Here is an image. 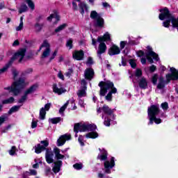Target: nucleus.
I'll use <instances>...</instances> for the list:
<instances>
[{"label": "nucleus", "mask_w": 178, "mask_h": 178, "mask_svg": "<svg viewBox=\"0 0 178 178\" xmlns=\"http://www.w3.org/2000/svg\"><path fill=\"white\" fill-rule=\"evenodd\" d=\"M97 158L100 161H104V168L102 172H99L97 177L99 178H105V175H111L112 173V170L115 168V157H111L110 159H108V152L105 149H100V153L98 155Z\"/></svg>", "instance_id": "nucleus-1"}, {"label": "nucleus", "mask_w": 178, "mask_h": 178, "mask_svg": "<svg viewBox=\"0 0 178 178\" xmlns=\"http://www.w3.org/2000/svg\"><path fill=\"white\" fill-rule=\"evenodd\" d=\"M160 12L161 13L159 15V19L165 20V22H163V27H165L167 29L169 28L171 22L172 27L174 29H177L178 31V17H175V16L169 13V10H168L166 8L160 10Z\"/></svg>", "instance_id": "nucleus-2"}, {"label": "nucleus", "mask_w": 178, "mask_h": 178, "mask_svg": "<svg viewBox=\"0 0 178 178\" xmlns=\"http://www.w3.org/2000/svg\"><path fill=\"white\" fill-rule=\"evenodd\" d=\"M170 73L165 75V81L163 76L159 78V83L157 85L158 90H163L165 88V84L170 83V81L178 80V70L175 67H170Z\"/></svg>", "instance_id": "nucleus-3"}, {"label": "nucleus", "mask_w": 178, "mask_h": 178, "mask_svg": "<svg viewBox=\"0 0 178 178\" xmlns=\"http://www.w3.org/2000/svg\"><path fill=\"white\" fill-rule=\"evenodd\" d=\"M26 86H27V83L24 82V79H19V81H15L11 86L4 88L5 91L3 95H7V92H13L14 95H19Z\"/></svg>", "instance_id": "nucleus-4"}, {"label": "nucleus", "mask_w": 178, "mask_h": 178, "mask_svg": "<svg viewBox=\"0 0 178 178\" xmlns=\"http://www.w3.org/2000/svg\"><path fill=\"white\" fill-rule=\"evenodd\" d=\"M159 106L152 105L147 109L148 119L149 120L148 124H161L162 123V120L161 118H156L159 115Z\"/></svg>", "instance_id": "nucleus-5"}, {"label": "nucleus", "mask_w": 178, "mask_h": 178, "mask_svg": "<svg viewBox=\"0 0 178 178\" xmlns=\"http://www.w3.org/2000/svg\"><path fill=\"white\" fill-rule=\"evenodd\" d=\"M102 112V119H104V124L107 127L111 126V119H115L113 110L109 108V106L104 105L102 108H97V113Z\"/></svg>", "instance_id": "nucleus-6"}, {"label": "nucleus", "mask_w": 178, "mask_h": 178, "mask_svg": "<svg viewBox=\"0 0 178 178\" xmlns=\"http://www.w3.org/2000/svg\"><path fill=\"white\" fill-rule=\"evenodd\" d=\"M54 152L55 154V158L57 161L54 162L53 172H54V173H59L60 171V168H62V161H60V159H65V155L60 154V149H59L58 147H55L54 149Z\"/></svg>", "instance_id": "nucleus-7"}, {"label": "nucleus", "mask_w": 178, "mask_h": 178, "mask_svg": "<svg viewBox=\"0 0 178 178\" xmlns=\"http://www.w3.org/2000/svg\"><path fill=\"white\" fill-rule=\"evenodd\" d=\"M99 86L100 87V95L101 97H105V94L108 92V91H112L115 88V85H113V82L111 81H102L99 83Z\"/></svg>", "instance_id": "nucleus-8"}, {"label": "nucleus", "mask_w": 178, "mask_h": 178, "mask_svg": "<svg viewBox=\"0 0 178 178\" xmlns=\"http://www.w3.org/2000/svg\"><path fill=\"white\" fill-rule=\"evenodd\" d=\"M97 129V125L95 124H76L74 127V131L79 133V131H94Z\"/></svg>", "instance_id": "nucleus-9"}, {"label": "nucleus", "mask_w": 178, "mask_h": 178, "mask_svg": "<svg viewBox=\"0 0 178 178\" xmlns=\"http://www.w3.org/2000/svg\"><path fill=\"white\" fill-rule=\"evenodd\" d=\"M90 17L91 19H92L94 24L96 27H99L100 29H102V27H104V18H102L101 15L98 14V13H97V11H91Z\"/></svg>", "instance_id": "nucleus-10"}, {"label": "nucleus", "mask_w": 178, "mask_h": 178, "mask_svg": "<svg viewBox=\"0 0 178 178\" xmlns=\"http://www.w3.org/2000/svg\"><path fill=\"white\" fill-rule=\"evenodd\" d=\"M43 49V53L42 54V58L44 59V58H48L51 54V46H49V43L48 41L44 40L42 45L40 46L39 51Z\"/></svg>", "instance_id": "nucleus-11"}, {"label": "nucleus", "mask_w": 178, "mask_h": 178, "mask_svg": "<svg viewBox=\"0 0 178 178\" xmlns=\"http://www.w3.org/2000/svg\"><path fill=\"white\" fill-rule=\"evenodd\" d=\"M76 2H79V7L80 10V13L84 15V12H88V6L84 2H80V0H73L72 6L74 10H77V3Z\"/></svg>", "instance_id": "nucleus-12"}, {"label": "nucleus", "mask_w": 178, "mask_h": 178, "mask_svg": "<svg viewBox=\"0 0 178 178\" xmlns=\"http://www.w3.org/2000/svg\"><path fill=\"white\" fill-rule=\"evenodd\" d=\"M24 55H26V49H20L11 58L10 65L13 62V60H18V62H22V60H23V58H24Z\"/></svg>", "instance_id": "nucleus-13"}, {"label": "nucleus", "mask_w": 178, "mask_h": 178, "mask_svg": "<svg viewBox=\"0 0 178 178\" xmlns=\"http://www.w3.org/2000/svg\"><path fill=\"white\" fill-rule=\"evenodd\" d=\"M147 49H148V52L147 53L146 56L148 62L149 63H154L153 59H154V60H156L158 62V60H159V57L158 56V54L152 51V49H151L150 47H147ZM150 56H152V58Z\"/></svg>", "instance_id": "nucleus-14"}, {"label": "nucleus", "mask_w": 178, "mask_h": 178, "mask_svg": "<svg viewBox=\"0 0 178 178\" xmlns=\"http://www.w3.org/2000/svg\"><path fill=\"white\" fill-rule=\"evenodd\" d=\"M49 145V143L47 140H42L40 142V144H38L35 146V154H41L42 151L47 148V147Z\"/></svg>", "instance_id": "nucleus-15"}, {"label": "nucleus", "mask_w": 178, "mask_h": 178, "mask_svg": "<svg viewBox=\"0 0 178 178\" xmlns=\"http://www.w3.org/2000/svg\"><path fill=\"white\" fill-rule=\"evenodd\" d=\"M51 109V103H47L44 107H42L40 110L39 118L40 120H44L47 115V112Z\"/></svg>", "instance_id": "nucleus-16"}, {"label": "nucleus", "mask_w": 178, "mask_h": 178, "mask_svg": "<svg viewBox=\"0 0 178 178\" xmlns=\"http://www.w3.org/2000/svg\"><path fill=\"white\" fill-rule=\"evenodd\" d=\"M72 139V136L69 134H65L60 136V138L57 140V145L58 147H62L66 143V141H69V140Z\"/></svg>", "instance_id": "nucleus-17"}, {"label": "nucleus", "mask_w": 178, "mask_h": 178, "mask_svg": "<svg viewBox=\"0 0 178 178\" xmlns=\"http://www.w3.org/2000/svg\"><path fill=\"white\" fill-rule=\"evenodd\" d=\"M52 88L53 92L58 94V95H62V94H65V92H66V89L62 87V84H54Z\"/></svg>", "instance_id": "nucleus-18"}, {"label": "nucleus", "mask_w": 178, "mask_h": 178, "mask_svg": "<svg viewBox=\"0 0 178 178\" xmlns=\"http://www.w3.org/2000/svg\"><path fill=\"white\" fill-rule=\"evenodd\" d=\"M128 40H129V42H127V41H121L120 42V47L121 49H124V48L128 44H129V45H134V44H137V42H136V40H134V38L133 37H129Z\"/></svg>", "instance_id": "nucleus-19"}, {"label": "nucleus", "mask_w": 178, "mask_h": 178, "mask_svg": "<svg viewBox=\"0 0 178 178\" xmlns=\"http://www.w3.org/2000/svg\"><path fill=\"white\" fill-rule=\"evenodd\" d=\"M72 58L76 60H83L84 58V52L83 50L75 51L73 52Z\"/></svg>", "instance_id": "nucleus-20"}, {"label": "nucleus", "mask_w": 178, "mask_h": 178, "mask_svg": "<svg viewBox=\"0 0 178 178\" xmlns=\"http://www.w3.org/2000/svg\"><path fill=\"white\" fill-rule=\"evenodd\" d=\"M120 54V49L116 45H113L108 50V55L113 56V55H119Z\"/></svg>", "instance_id": "nucleus-21"}, {"label": "nucleus", "mask_w": 178, "mask_h": 178, "mask_svg": "<svg viewBox=\"0 0 178 178\" xmlns=\"http://www.w3.org/2000/svg\"><path fill=\"white\" fill-rule=\"evenodd\" d=\"M85 79L91 80L94 77V70L92 68H87L84 72Z\"/></svg>", "instance_id": "nucleus-22"}, {"label": "nucleus", "mask_w": 178, "mask_h": 178, "mask_svg": "<svg viewBox=\"0 0 178 178\" xmlns=\"http://www.w3.org/2000/svg\"><path fill=\"white\" fill-rule=\"evenodd\" d=\"M138 84L140 88L145 90L148 87V81L145 77H141L138 79Z\"/></svg>", "instance_id": "nucleus-23"}, {"label": "nucleus", "mask_w": 178, "mask_h": 178, "mask_svg": "<svg viewBox=\"0 0 178 178\" xmlns=\"http://www.w3.org/2000/svg\"><path fill=\"white\" fill-rule=\"evenodd\" d=\"M99 49L97 51V55H102L106 51V44L105 42H99Z\"/></svg>", "instance_id": "nucleus-24"}, {"label": "nucleus", "mask_w": 178, "mask_h": 178, "mask_svg": "<svg viewBox=\"0 0 178 178\" xmlns=\"http://www.w3.org/2000/svg\"><path fill=\"white\" fill-rule=\"evenodd\" d=\"M46 161L47 163H54V153L52 151L47 150L46 152Z\"/></svg>", "instance_id": "nucleus-25"}, {"label": "nucleus", "mask_w": 178, "mask_h": 178, "mask_svg": "<svg viewBox=\"0 0 178 178\" xmlns=\"http://www.w3.org/2000/svg\"><path fill=\"white\" fill-rule=\"evenodd\" d=\"M98 42H105V41H111V34L108 32H106L104 35L102 37L97 38Z\"/></svg>", "instance_id": "nucleus-26"}, {"label": "nucleus", "mask_w": 178, "mask_h": 178, "mask_svg": "<svg viewBox=\"0 0 178 178\" xmlns=\"http://www.w3.org/2000/svg\"><path fill=\"white\" fill-rule=\"evenodd\" d=\"M69 104H74V99L67 101V102L63 106L60 107V108L59 109L60 115H63V112L64 111H66V108H67V105H69Z\"/></svg>", "instance_id": "nucleus-27"}, {"label": "nucleus", "mask_w": 178, "mask_h": 178, "mask_svg": "<svg viewBox=\"0 0 178 178\" xmlns=\"http://www.w3.org/2000/svg\"><path fill=\"white\" fill-rule=\"evenodd\" d=\"M87 87H83L79 89L77 92V95L79 98H83V97H86L87 95Z\"/></svg>", "instance_id": "nucleus-28"}, {"label": "nucleus", "mask_w": 178, "mask_h": 178, "mask_svg": "<svg viewBox=\"0 0 178 178\" xmlns=\"http://www.w3.org/2000/svg\"><path fill=\"white\" fill-rule=\"evenodd\" d=\"M38 90V85L34 84L32 86H31L28 90H26V95H29V94H33V92H35Z\"/></svg>", "instance_id": "nucleus-29"}, {"label": "nucleus", "mask_w": 178, "mask_h": 178, "mask_svg": "<svg viewBox=\"0 0 178 178\" xmlns=\"http://www.w3.org/2000/svg\"><path fill=\"white\" fill-rule=\"evenodd\" d=\"M116 92H118L117 88H113L112 90L109 91L107 95L105 97L106 101L111 102V101H112V94H116Z\"/></svg>", "instance_id": "nucleus-30"}, {"label": "nucleus", "mask_w": 178, "mask_h": 178, "mask_svg": "<svg viewBox=\"0 0 178 178\" xmlns=\"http://www.w3.org/2000/svg\"><path fill=\"white\" fill-rule=\"evenodd\" d=\"M47 20L49 22L53 20L54 23L56 24L58 22H59V15H58L56 13L51 14L49 17H47Z\"/></svg>", "instance_id": "nucleus-31"}, {"label": "nucleus", "mask_w": 178, "mask_h": 178, "mask_svg": "<svg viewBox=\"0 0 178 178\" xmlns=\"http://www.w3.org/2000/svg\"><path fill=\"white\" fill-rule=\"evenodd\" d=\"M61 120H62V119L60 118V117L53 118L49 119V123H51L52 124H56L59 123V122H60Z\"/></svg>", "instance_id": "nucleus-32"}, {"label": "nucleus", "mask_w": 178, "mask_h": 178, "mask_svg": "<svg viewBox=\"0 0 178 178\" xmlns=\"http://www.w3.org/2000/svg\"><path fill=\"white\" fill-rule=\"evenodd\" d=\"M22 105L19 106H13L8 111L9 115H12V113H15V112H17L19 109L22 107Z\"/></svg>", "instance_id": "nucleus-33"}, {"label": "nucleus", "mask_w": 178, "mask_h": 178, "mask_svg": "<svg viewBox=\"0 0 178 178\" xmlns=\"http://www.w3.org/2000/svg\"><path fill=\"white\" fill-rule=\"evenodd\" d=\"M66 27H67V24H63L60 25L58 27H57V28L54 30V32H55V33H60V31L65 30V29H66Z\"/></svg>", "instance_id": "nucleus-34"}, {"label": "nucleus", "mask_w": 178, "mask_h": 178, "mask_svg": "<svg viewBox=\"0 0 178 178\" xmlns=\"http://www.w3.org/2000/svg\"><path fill=\"white\" fill-rule=\"evenodd\" d=\"M13 102H15V98L13 97H9L8 99H6L2 101V104L3 105H7L9 104H13Z\"/></svg>", "instance_id": "nucleus-35"}, {"label": "nucleus", "mask_w": 178, "mask_h": 178, "mask_svg": "<svg viewBox=\"0 0 178 178\" xmlns=\"http://www.w3.org/2000/svg\"><path fill=\"white\" fill-rule=\"evenodd\" d=\"M86 138H97L98 134L97 132H90L86 135Z\"/></svg>", "instance_id": "nucleus-36"}, {"label": "nucleus", "mask_w": 178, "mask_h": 178, "mask_svg": "<svg viewBox=\"0 0 178 178\" xmlns=\"http://www.w3.org/2000/svg\"><path fill=\"white\" fill-rule=\"evenodd\" d=\"M26 2L31 10H34V9H35V5L34 4V2H33V1L26 0Z\"/></svg>", "instance_id": "nucleus-37"}, {"label": "nucleus", "mask_w": 178, "mask_h": 178, "mask_svg": "<svg viewBox=\"0 0 178 178\" xmlns=\"http://www.w3.org/2000/svg\"><path fill=\"white\" fill-rule=\"evenodd\" d=\"M29 8L26 6V4H22L19 10V13H24V12H27Z\"/></svg>", "instance_id": "nucleus-38"}, {"label": "nucleus", "mask_w": 178, "mask_h": 178, "mask_svg": "<svg viewBox=\"0 0 178 178\" xmlns=\"http://www.w3.org/2000/svg\"><path fill=\"white\" fill-rule=\"evenodd\" d=\"M16 151H17V149H16V147L13 146L11 149L8 151V153L11 156H15V155H16Z\"/></svg>", "instance_id": "nucleus-39"}, {"label": "nucleus", "mask_w": 178, "mask_h": 178, "mask_svg": "<svg viewBox=\"0 0 178 178\" xmlns=\"http://www.w3.org/2000/svg\"><path fill=\"white\" fill-rule=\"evenodd\" d=\"M66 47L69 48V49H72L73 48V40L72 39L67 40Z\"/></svg>", "instance_id": "nucleus-40"}, {"label": "nucleus", "mask_w": 178, "mask_h": 178, "mask_svg": "<svg viewBox=\"0 0 178 178\" xmlns=\"http://www.w3.org/2000/svg\"><path fill=\"white\" fill-rule=\"evenodd\" d=\"M27 95L26 94V92H24V95H23L21 99L18 101V104H23L24 102H26V99H27Z\"/></svg>", "instance_id": "nucleus-41"}, {"label": "nucleus", "mask_w": 178, "mask_h": 178, "mask_svg": "<svg viewBox=\"0 0 178 178\" xmlns=\"http://www.w3.org/2000/svg\"><path fill=\"white\" fill-rule=\"evenodd\" d=\"M42 26L43 25L42 24H35V29L36 30V31H41V30H42Z\"/></svg>", "instance_id": "nucleus-42"}, {"label": "nucleus", "mask_w": 178, "mask_h": 178, "mask_svg": "<svg viewBox=\"0 0 178 178\" xmlns=\"http://www.w3.org/2000/svg\"><path fill=\"white\" fill-rule=\"evenodd\" d=\"M73 168L76 170H80V169H83V163H76L73 165Z\"/></svg>", "instance_id": "nucleus-43"}, {"label": "nucleus", "mask_w": 178, "mask_h": 178, "mask_svg": "<svg viewBox=\"0 0 178 178\" xmlns=\"http://www.w3.org/2000/svg\"><path fill=\"white\" fill-rule=\"evenodd\" d=\"M78 141L81 147H84V136H79Z\"/></svg>", "instance_id": "nucleus-44"}, {"label": "nucleus", "mask_w": 178, "mask_h": 178, "mask_svg": "<svg viewBox=\"0 0 178 178\" xmlns=\"http://www.w3.org/2000/svg\"><path fill=\"white\" fill-rule=\"evenodd\" d=\"M35 163L33 165V169H38V168L40 167V163H42V162L40 160L37 161V159H35Z\"/></svg>", "instance_id": "nucleus-45"}, {"label": "nucleus", "mask_w": 178, "mask_h": 178, "mask_svg": "<svg viewBox=\"0 0 178 178\" xmlns=\"http://www.w3.org/2000/svg\"><path fill=\"white\" fill-rule=\"evenodd\" d=\"M8 120V116L6 115H1L0 117V126L4 122H6V120Z\"/></svg>", "instance_id": "nucleus-46"}, {"label": "nucleus", "mask_w": 178, "mask_h": 178, "mask_svg": "<svg viewBox=\"0 0 178 178\" xmlns=\"http://www.w3.org/2000/svg\"><path fill=\"white\" fill-rule=\"evenodd\" d=\"M38 124V121L35 120V119H33L31 122V129H35Z\"/></svg>", "instance_id": "nucleus-47"}, {"label": "nucleus", "mask_w": 178, "mask_h": 178, "mask_svg": "<svg viewBox=\"0 0 178 178\" xmlns=\"http://www.w3.org/2000/svg\"><path fill=\"white\" fill-rule=\"evenodd\" d=\"M143 75V71H141L140 69H137L136 72H135V76L136 77H141V76Z\"/></svg>", "instance_id": "nucleus-48"}, {"label": "nucleus", "mask_w": 178, "mask_h": 178, "mask_svg": "<svg viewBox=\"0 0 178 178\" xmlns=\"http://www.w3.org/2000/svg\"><path fill=\"white\" fill-rule=\"evenodd\" d=\"M129 64L131 65V67H133V69H136V66H137V63H136L135 60L130 59Z\"/></svg>", "instance_id": "nucleus-49"}, {"label": "nucleus", "mask_w": 178, "mask_h": 178, "mask_svg": "<svg viewBox=\"0 0 178 178\" xmlns=\"http://www.w3.org/2000/svg\"><path fill=\"white\" fill-rule=\"evenodd\" d=\"M94 63V60H92V57H88V60L86 62L87 66H91Z\"/></svg>", "instance_id": "nucleus-50"}, {"label": "nucleus", "mask_w": 178, "mask_h": 178, "mask_svg": "<svg viewBox=\"0 0 178 178\" xmlns=\"http://www.w3.org/2000/svg\"><path fill=\"white\" fill-rule=\"evenodd\" d=\"M158 81V74H154L153 75L152 78V82L153 83V84H156Z\"/></svg>", "instance_id": "nucleus-51"}, {"label": "nucleus", "mask_w": 178, "mask_h": 178, "mask_svg": "<svg viewBox=\"0 0 178 178\" xmlns=\"http://www.w3.org/2000/svg\"><path fill=\"white\" fill-rule=\"evenodd\" d=\"M161 108L163 109V111H168L169 108V104H168V102H164L161 104Z\"/></svg>", "instance_id": "nucleus-52"}, {"label": "nucleus", "mask_w": 178, "mask_h": 178, "mask_svg": "<svg viewBox=\"0 0 178 178\" xmlns=\"http://www.w3.org/2000/svg\"><path fill=\"white\" fill-rule=\"evenodd\" d=\"M79 105H80L81 108H85L86 107V104L84 103V100L79 99Z\"/></svg>", "instance_id": "nucleus-53"}, {"label": "nucleus", "mask_w": 178, "mask_h": 178, "mask_svg": "<svg viewBox=\"0 0 178 178\" xmlns=\"http://www.w3.org/2000/svg\"><path fill=\"white\" fill-rule=\"evenodd\" d=\"M8 67H9V65H6V67H3L0 70V75L2 74V73H5L6 70H8Z\"/></svg>", "instance_id": "nucleus-54"}, {"label": "nucleus", "mask_w": 178, "mask_h": 178, "mask_svg": "<svg viewBox=\"0 0 178 178\" xmlns=\"http://www.w3.org/2000/svg\"><path fill=\"white\" fill-rule=\"evenodd\" d=\"M23 29V23H19V25L16 27V31H20Z\"/></svg>", "instance_id": "nucleus-55"}, {"label": "nucleus", "mask_w": 178, "mask_h": 178, "mask_svg": "<svg viewBox=\"0 0 178 178\" xmlns=\"http://www.w3.org/2000/svg\"><path fill=\"white\" fill-rule=\"evenodd\" d=\"M72 73H73V70L72 69H69L68 71L66 72L65 75L67 77H70V76H72Z\"/></svg>", "instance_id": "nucleus-56"}, {"label": "nucleus", "mask_w": 178, "mask_h": 178, "mask_svg": "<svg viewBox=\"0 0 178 178\" xmlns=\"http://www.w3.org/2000/svg\"><path fill=\"white\" fill-rule=\"evenodd\" d=\"M56 55H58V50L54 51V52L53 53L52 56L50 58V60L55 59V56H56Z\"/></svg>", "instance_id": "nucleus-57"}, {"label": "nucleus", "mask_w": 178, "mask_h": 178, "mask_svg": "<svg viewBox=\"0 0 178 178\" xmlns=\"http://www.w3.org/2000/svg\"><path fill=\"white\" fill-rule=\"evenodd\" d=\"M81 88H83V87H87V82L86 81V80H81Z\"/></svg>", "instance_id": "nucleus-58"}, {"label": "nucleus", "mask_w": 178, "mask_h": 178, "mask_svg": "<svg viewBox=\"0 0 178 178\" xmlns=\"http://www.w3.org/2000/svg\"><path fill=\"white\" fill-rule=\"evenodd\" d=\"M58 76L61 80H65V76H63V74H62V72H59Z\"/></svg>", "instance_id": "nucleus-59"}, {"label": "nucleus", "mask_w": 178, "mask_h": 178, "mask_svg": "<svg viewBox=\"0 0 178 178\" xmlns=\"http://www.w3.org/2000/svg\"><path fill=\"white\" fill-rule=\"evenodd\" d=\"M137 56L141 57L144 55V51H138L136 52Z\"/></svg>", "instance_id": "nucleus-60"}, {"label": "nucleus", "mask_w": 178, "mask_h": 178, "mask_svg": "<svg viewBox=\"0 0 178 178\" xmlns=\"http://www.w3.org/2000/svg\"><path fill=\"white\" fill-rule=\"evenodd\" d=\"M102 6L104 8H111V5H109V3H108L107 2L102 3Z\"/></svg>", "instance_id": "nucleus-61"}, {"label": "nucleus", "mask_w": 178, "mask_h": 178, "mask_svg": "<svg viewBox=\"0 0 178 178\" xmlns=\"http://www.w3.org/2000/svg\"><path fill=\"white\" fill-rule=\"evenodd\" d=\"M30 174L32 175L33 176H35L37 175V170H30Z\"/></svg>", "instance_id": "nucleus-62"}, {"label": "nucleus", "mask_w": 178, "mask_h": 178, "mask_svg": "<svg viewBox=\"0 0 178 178\" xmlns=\"http://www.w3.org/2000/svg\"><path fill=\"white\" fill-rule=\"evenodd\" d=\"M149 70H150V72H153L154 70H156V67L155 65H152L149 67Z\"/></svg>", "instance_id": "nucleus-63"}, {"label": "nucleus", "mask_w": 178, "mask_h": 178, "mask_svg": "<svg viewBox=\"0 0 178 178\" xmlns=\"http://www.w3.org/2000/svg\"><path fill=\"white\" fill-rule=\"evenodd\" d=\"M45 172H46V175H49V173H51V168L49 167L46 168Z\"/></svg>", "instance_id": "nucleus-64"}]
</instances>
